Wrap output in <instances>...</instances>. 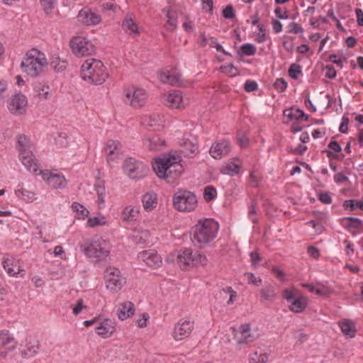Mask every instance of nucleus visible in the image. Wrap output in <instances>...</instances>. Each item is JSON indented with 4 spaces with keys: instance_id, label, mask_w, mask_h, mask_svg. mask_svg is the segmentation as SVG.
<instances>
[{
    "instance_id": "obj_1",
    "label": "nucleus",
    "mask_w": 363,
    "mask_h": 363,
    "mask_svg": "<svg viewBox=\"0 0 363 363\" xmlns=\"http://www.w3.org/2000/svg\"><path fill=\"white\" fill-rule=\"evenodd\" d=\"M181 157L177 154H164L155 158L152 168L156 175L167 183H173L183 173Z\"/></svg>"
},
{
    "instance_id": "obj_2",
    "label": "nucleus",
    "mask_w": 363,
    "mask_h": 363,
    "mask_svg": "<svg viewBox=\"0 0 363 363\" xmlns=\"http://www.w3.org/2000/svg\"><path fill=\"white\" fill-rule=\"evenodd\" d=\"M219 229L218 222L211 218L199 220L193 227L191 240L198 247H204L217 235Z\"/></svg>"
},
{
    "instance_id": "obj_3",
    "label": "nucleus",
    "mask_w": 363,
    "mask_h": 363,
    "mask_svg": "<svg viewBox=\"0 0 363 363\" xmlns=\"http://www.w3.org/2000/svg\"><path fill=\"white\" fill-rule=\"evenodd\" d=\"M16 147L22 164L30 172L38 174L39 164L33 154L34 145L30 138L24 134L19 135L17 137Z\"/></svg>"
},
{
    "instance_id": "obj_4",
    "label": "nucleus",
    "mask_w": 363,
    "mask_h": 363,
    "mask_svg": "<svg viewBox=\"0 0 363 363\" xmlns=\"http://www.w3.org/2000/svg\"><path fill=\"white\" fill-rule=\"evenodd\" d=\"M108 74L101 60L90 58L84 62L81 67L82 79L91 84H101Z\"/></svg>"
},
{
    "instance_id": "obj_5",
    "label": "nucleus",
    "mask_w": 363,
    "mask_h": 363,
    "mask_svg": "<svg viewBox=\"0 0 363 363\" xmlns=\"http://www.w3.org/2000/svg\"><path fill=\"white\" fill-rule=\"evenodd\" d=\"M47 65L45 54L37 49L28 51L21 62L23 72L33 77L41 74Z\"/></svg>"
},
{
    "instance_id": "obj_6",
    "label": "nucleus",
    "mask_w": 363,
    "mask_h": 363,
    "mask_svg": "<svg viewBox=\"0 0 363 363\" xmlns=\"http://www.w3.org/2000/svg\"><path fill=\"white\" fill-rule=\"evenodd\" d=\"M110 249L109 242L102 238L93 239L80 246L81 251L94 263L106 260Z\"/></svg>"
},
{
    "instance_id": "obj_7",
    "label": "nucleus",
    "mask_w": 363,
    "mask_h": 363,
    "mask_svg": "<svg viewBox=\"0 0 363 363\" xmlns=\"http://www.w3.org/2000/svg\"><path fill=\"white\" fill-rule=\"evenodd\" d=\"M173 206L176 210L180 212L194 211L198 204L196 195L189 191L179 189L172 199Z\"/></svg>"
},
{
    "instance_id": "obj_8",
    "label": "nucleus",
    "mask_w": 363,
    "mask_h": 363,
    "mask_svg": "<svg viewBox=\"0 0 363 363\" xmlns=\"http://www.w3.org/2000/svg\"><path fill=\"white\" fill-rule=\"evenodd\" d=\"M282 297L287 301L289 309L294 313H301L308 306V298L294 288L284 289Z\"/></svg>"
},
{
    "instance_id": "obj_9",
    "label": "nucleus",
    "mask_w": 363,
    "mask_h": 363,
    "mask_svg": "<svg viewBox=\"0 0 363 363\" xmlns=\"http://www.w3.org/2000/svg\"><path fill=\"white\" fill-rule=\"evenodd\" d=\"M177 262L179 267L184 269L187 267L205 265L207 264V257L199 252H193L191 249H185L180 252L177 256Z\"/></svg>"
},
{
    "instance_id": "obj_10",
    "label": "nucleus",
    "mask_w": 363,
    "mask_h": 363,
    "mask_svg": "<svg viewBox=\"0 0 363 363\" xmlns=\"http://www.w3.org/2000/svg\"><path fill=\"white\" fill-rule=\"evenodd\" d=\"M125 174L132 179H141L148 172L147 164L133 157L127 158L123 164Z\"/></svg>"
},
{
    "instance_id": "obj_11",
    "label": "nucleus",
    "mask_w": 363,
    "mask_h": 363,
    "mask_svg": "<svg viewBox=\"0 0 363 363\" xmlns=\"http://www.w3.org/2000/svg\"><path fill=\"white\" fill-rule=\"evenodd\" d=\"M106 287L113 291L118 292L126 284V277L121 270L114 267H108L104 272Z\"/></svg>"
},
{
    "instance_id": "obj_12",
    "label": "nucleus",
    "mask_w": 363,
    "mask_h": 363,
    "mask_svg": "<svg viewBox=\"0 0 363 363\" xmlns=\"http://www.w3.org/2000/svg\"><path fill=\"white\" fill-rule=\"evenodd\" d=\"M124 102L134 108L145 106L147 101L146 91L142 88L130 86L124 90Z\"/></svg>"
},
{
    "instance_id": "obj_13",
    "label": "nucleus",
    "mask_w": 363,
    "mask_h": 363,
    "mask_svg": "<svg viewBox=\"0 0 363 363\" xmlns=\"http://www.w3.org/2000/svg\"><path fill=\"white\" fill-rule=\"evenodd\" d=\"M43 181L52 189H64L67 186V182L65 176L57 170L38 169Z\"/></svg>"
},
{
    "instance_id": "obj_14",
    "label": "nucleus",
    "mask_w": 363,
    "mask_h": 363,
    "mask_svg": "<svg viewBox=\"0 0 363 363\" xmlns=\"http://www.w3.org/2000/svg\"><path fill=\"white\" fill-rule=\"evenodd\" d=\"M70 44L72 52L77 57L90 55L95 52V47L92 43L82 36L73 38Z\"/></svg>"
},
{
    "instance_id": "obj_15",
    "label": "nucleus",
    "mask_w": 363,
    "mask_h": 363,
    "mask_svg": "<svg viewBox=\"0 0 363 363\" xmlns=\"http://www.w3.org/2000/svg\"><path fill=\"white\" fill-rule=\"evenodd\" d=\"M194 328V322L191 318H182L174 326L172 337L177 340H182L190 336Z\"/></svg>"
},
{
    "instance_id": "obj_16",
    "label": "nucleus",
    "mask_w": 363,
    "mask_h": 363,
    "mask_svg": "<svg viewBox=\"0 0 363 363\" xmlns=\"http://www.w3.org/2000/svg\"><path fill=\"white\" fill-rule=\"evenodd\" d=\"M27 105L26 96L21 93H18L12 96L8 102L7 107L11 113L21 115L26 112Z\"/></svg>"
},
{
    "instance_id": "obj_17",
    "label": "nucleus",
    "mask_w": 363,
    "mask_h": 363,
    "mask_svg": "<svg viewBox=\"0 0 363 363\" xmlns=\"http://www.w3.org/2000/svg\"><path fill=\"white\" fill-rule=\"evenodd\" d=\"M261 334L257 327H251L244 324L240 327V336L238 337V344L250 343L257 340Z\"/></svg>"
},
{
    "instance_id": "obj_18",
    "label": "nucleus",
    "mask_w": 363,
    "mask_h": 363,
    "mask_svg": "<svg viewBox=\"0 0 363 363\" xmlns=\"http://www.w3.org/2000/svg\"><path fill=\"white\" fill-rule=\"evenodd\" d=\"M164 104L172 108H184L187 104L182 93L178 90L167 92L163 95Z\"/></svg>"
},
{
    "instance_id": "obj_19",
    "label": "nucleus",
    "mask_w": 363,
    "mask_h": 363,
    "mask_svg": "<svg viewBox=\"0 0 363 363\" xmlns=\"http://www.w3.org/2000/svg\"><path fill=\"white\" fill-rule=\"evenodd\" d=\"M141 123L145 128L149 130H159L164 126L165 120L164 116L154 113L143 116Z\"/></svg>"
},
{
    "instance_id": "obj_20",
    "label": "nucleus",
    "mask_w": 363,
    "mask_h": 363,
    "mask_svg": "<svg viewBox=\"0 0 363 363\" xmlns=\"http://www.w3.org/2000/svg\"><path fill=\"white\" fill-rule=\"evenodd\" d=\"M16 345V341L9 330L0 331V356L1 357H6L7 352L13 350Z\"/></svg>"
},
{
    "instance_id": "obj_21",
    "label": "nucleus",
    "mask_w": 363,
    "mask_h": 363,
    "mask_svg": "<svg viewBox=\"0 0 363 363\" xmlns=\"http://www.w3.org/2000/svg\"><path fill=\"white\" fill-rule=\"evenodd\" d=\"M106 159L108 163L115 162L119 159L123 154L122 145L118 140H109L105 147Z\"/></svg>"
},
{
    "instance_id": "obj_22",
    "label": "nucleus",
    "mask_w": 363,
    "mask_h": 363,
    "mask_svg": "<svg viewBox=\"0 0 363 363\" xmlns=\"http://www.w3.org/2000/svg\"><path fill=\"white\" fill-rule=\"evenodd\" d=\"M230 150L231 147L229 141L221 140L211 145L209 153L214 159L219 160L227 155Z\"/></svg>"
},
{
    "instance_id": "obj_23",
    "label": "nucleus",
    "mask_w": 363,
    "mask_h": 363,
    "mask_svg": "<svg viewBox=\"0 0 363 363\" xmlns=\"http://www.w3.org/2000/svg\"><path fill=\"white\" fill-rule=\"evenodd\" d=\"M2 264L4 269L10 277H15L23 271L20 259L11 255L6 256L4 258Z\"/></svg>"
},
{
    "instance_id": "obj_24",
    "label": "nucleus",
    "mask_w": 363,
    "mask_h": 363,
    "mask_svg": "<svg viewBox=\"0 0 363 363\" xmlns=\"http://www.w3.org/2000/svg\"><path fill=\"white\" fill-rule=\"evenodd\" d=\"M159 79L162 83L174 86H181L184 84L182 75L176 71L160 72Z\"/></svg>"
},
{
    "instance_id": "obj_25",
    "label": "nucleus",
    "mask_w": 363,
    "mask_h": 363,
    "mask_svg": "<svg viewBox=\"0 0 363 363\" xmlns=\"http://www.w3.org/2000/svg\"><path fill=\"white\" fill-rule=\"evenodd\" d=\"M138 259L144 262L147 266L153 267H158L162 263L161 257L154 250L140 252Z\"/></svg>"
},
{
    "instance_id": "obj_26",
    "label": "nucleus",
    "mask_w": 363,
    "mask_h": 363,
    "mask_svg": "<svg viewBox=\"0 0 363 363\" xmlns=\"http://www.w3.org/2000/svg\"><path fill=\"white\" fill-rule=\"evenodd\" d=\"M77 17L81 23L86 26H95L101 21L100 15L88 9H82Z\"/></svg>"
},
{
    "instance_id": "obj_27",
    "label": "nucleus",
    "mask_w": 363,
    "mask_h": 363,
    "mask_svg": "<svg viewBox=\"0 0 363 363\" xmlns=\"http://www.w3.org/2000/svg\"><path fill=\"white\" fill-rule=\"evenodd\" d=\"M143 145L150 151H160L165 147L166 143L159 135H152L144 138Z\"/></svg>"
},
{
    "instance_id": "obj_28",
    "label": "nucleus",
    "mask_w": 363,
    "mask_h": 363,
    "mask_svg": "<svg viewBox=\"0 0 363 363\" xmlns=\"http://www.w3.org/2000/svg\"><path fill=\"white\" fill-rule=\"evenodd\" d=\"M115 332V324L111 319H105L96 328V333L102 337H110Z\"/></svg>"
},
{
    "instance_id": "obj_29",
    "label": "nucleus",
    "mask_w": 363,
    "mask_h": 363,
    "mask_svg": "<svg viewBox=\"0 0 363 363\" xmlns=\"http://www.w3.org/2000/svg\"><path fill=\"white\" fill-rule=\"evenodd\" d=\"M181 151L189 157H193L198 152V143L196 138H184L182 144Z\"/></svg>"
},
{
    "instance_id": "obj_30",
    "label": "nucleus",
    "mask_w": 363,
    "mask_h": 363,
    "mask_svg": "<svg viewBox=\"0 0 363 363\" xmlns=\"http://www.w3.org/2000/svg\"><path fill=\"white\" fill-rule=\"evenodd\" d=\"M139 216V207L129 205L123 208L121 218L123 221L132 222L137 220Z\"/></svg>"
},
{
    "instance_id": "obj_31",
    "label": "nucleus",
    "mask_w": 363,
    "mask_h": 363,
    "mask_svg": "<svg viewBox=\"0 0 363 363\" xmlns=\"http://www.w3.org/2000/svg\"><path fill=\"white\" fill-rule=\"evenodd\" d=\"M241 164V161L238 158L233 159L222 167L220 173L230 176L235 175L240 172Z\"/></svg>"
},
{
    "instance_id": "obj_32",
    "label": "nucleus",
    "mask_w": 363,
    "mask_h": 363,
    "mask_svg": "<svg viewBox=\"0 0 363 363\" xmlns=\"http://www.w3.org/2000/svg\"><path fill=\"white\" fill-rule=\"evenodd\" d=\"M135 313L134 304L130 301L121 303L118 309V316L121 320H124Z\"/></svg>"
},
{
    "instance_id": "obj_33",
    "label": "nucleus",
    "mask_w": 363,
    "mask_h": 363,
    "mask_svg": "<svg viewBox=\"0 0 363 363\" xmlns=\"http://www.w3.org/2000/svg\"><path fill=\"white\" fill-rule=\"evenodd\" d=\"M14 194L18 199L26 202H33L35 199V193L26 189L23 184L17 185Z\"/></svg>"
},
{
    "instance_id": "obj_34",
    "label": "nucleus",
    "mask_w": 363,
    "mask_h": 363,
    "mask_svg": "<svg viewBox=\"0 0 363 363\" xmlns=\"http://www.w3.org/2000/svg\"><path fill=\"white\" fill-rule=\"evenodd\" d=\"M142 202L145 210L152 211L156 208L157 204V195L154 192H147L143 195Z\"/></svg>"
},
{
    "instance_id": "obj_35",
    "label": "nucleus",
    "mask_w": 363,
    "mask_h": 363,
    "mask_svg": "<svg viewBox=\"0 0 363 363\" xmlns=\"http://www.w3.org/2000/svg\"><path fill=\"white\" fill-rule=\"evenodd\" d=\"M284 116L288 118L287 123L292 120L296 121H306L307 116L305 113L300 109H286L284 111Z\"/></svg>"
},
{
    "instance_id": "obj_36",
    "label": "nucleus",
    "mask_w": 363,
    "mask_h": 363,
    "mask_svg": "<svg viewBox=\"0 0 363 363\" xmlns=\"http://www.w3.org/2000/svg\"><path fill=\"white\" fill-rule=\"evenodd\" d=\"M123 30L129 35H138L139 30L136 23L131 16H127L122 23Z\"/></svg>"
},
{
    "instance_id": "obj_37",
    "label": "nucleus",
    "mask_w": 363,
    "mask_h": 363,
    "mask_svg": "<svg viewBox=\"0 0 363 363\" xmlns=\"http://www.w3.org/2000/svg\"><path fill=\"white\" fill-rule=\"evenodd\" d=\"M269 353L262 350H257L250 354L249 363H266L269 359Z\"/></svg>"
},
{
    "instance_id": "obj_38",
    "label": "nucleus",
    "mask_w": 363,
    "mask_h": 363,
    "mask_svg": "<svg viewBox=\"0 0 363 363\" xmlns=\"http://www.w3.org/2000/svg\"><path fill=\"white\" fill-rule=\"evenodd\" d=\"M108 225V220L104 215L99 213L96 216L88 218L86 226L87 228H96Z\"/></svg>"
},
{
    "instance_id": "obj_39",
    "label": "nucleus",
    "mask_w": 363,
    "mask_h": 363,
    "mask_svg": "<svg viewBox=\"0 0 363 363\" xmlns=\"http://www.w3.org/2000/svg\"><path fill=\"white\" fill-rule=\"evenodd\" d=\"M162 13L166 15L167 21L165 27L169 30H173L177 28V19L175 13L170 9H163Z\"/></svg>"
},
{
    "instance_id": "obj_40",
    "label": "nucleus",
    "mask_w": 363,
    "mask_h": 363,
    "mask_svg": "<svg viewBox=\"0 0 363 363\" xmlns=\"http://www.w3.org/2000/svg\"><path fill=\"white\" fill-rule=\"evenodd\" d=\"M262 300L273 301L277 297V292L274 286L267 285L259 291Z\"/></svg>"
},
{
    "instance_id": "obj_41",
    "label": "nucleus",
    "mask_w": 363,
    "mask_h": 363,
    "mask_svg": "<svg viewBox=\"0 0 363 363\" xmlns=\"http://www.w3.org/2000/svg\"><path fill=\"white\" fill-rule=\"evenodd\" d=\"M339 325L343 334L350 337H354L356 330L351 320H344L340 321Z\"/></svg>"
},
{
    "instance_id": "obj_42",
    "label": "nucleus",
    "mask_w": 363,
    "mask_h": 363,
    "mask_svg": "<svg viewBox=\"0 0 363 363\" xmlns=\"http://www.w3.org/2000/svg\"><path fill=\"white\" fill-rule=\"evenodd\" d=\"M95 190L98 195V205L101 208L104 204V197H105V186L104 182L103 181H97L94 184Z\"/></svg>"
},
{
    "instance_id": "obj_43",
    "label": "nucleus",
    "mask_w": 363,
    "mask_h": 363,
    "mask_svg": "<svg viewBox=\"0 0 363 363\" xmlns=\"http://www.w3.org/2000/svg\"><path fill=\"white\" fill-rule=\"evenodd\" d=\"M36 96L40 100H47L51 96V91L49 86L42 84L36 85L34 88Z\"/></svg>"
},
{
    "instance_id": "obj_44",
    "label": "nucleus",
    "mask_w": 363,
    "mask_h": 363,
    "mask_svg": "<svg viewBox=\"0 0 363 363\" xmlns=\"http://www.w3.org/2000/svg\"><path fill=\"white\" fill-rule=\"evenodd\" d=\"M73 211L76 213V218L84 220L88 217L89 211L85 206L78 202H74L72 205Z\"/></svg>"
},
{
    "instance_id": "obj_45",
    "label": "nucleus",
    "mask_w": 363,
    "mask_h": 363,
    "mask_svg": "<svg viewBox=\"0 0 363 363\" xmlns=\"http://www.w3.org/2000/svg\"><path fill=\"white\" fill-rule=\"evenodd\" d=\"M302 286L310 292H315L317 295H326L330 293V289L323 284H318V287H315L310 284H303Z\"/></svg>"
},
{
    "instance_id": "obj_46",
    "label": "nucleus",
    "mask_w": 363,
    "mask_h": 363,
    "mask_svg": "<svg viewBox=\"0 0 363 363\" xmlns=\"http://www.w3.org/2000/svg\"><path fill=\"white\" fill-rule=\"evenodd\" d=\"M343 222H348L345 224L346 228L348 229H361L363 227L362 221L357 218L347 217L343 219Z\"/></svg>"
},
{
    "instance_id": "obj_47",
    "label": "nucleus",
    "mask_w": 363,
    "mask_h": 363,
    "mask_svg": "<svg viewBox=\"0 0 363 363\" xmlns=\"http://www.w3.org/2000/svg\"><path fill=\"white\" fill-rule=\"evenodd\" d=\"M39 350V345L38 342L33 344L28 343L26 348L21 352L23 357H30L34 356Z\"/></svg>"
},
{
    "instance_id": "obj_48",
    "label": "nucleus",
    "mask_w": 363,
    "mask_h": 363,
    "mask_svg": "<svg viewBox=\"0 0 363 363\" xmlns=\"http://www.w3.org/2000/svg\"><path fill=\"white\" fill-rule=\"evenodd\" d=\"M133 238L138 243H145L149 240L150 233L147 230H141L135 231Z\"/></svg>"
},
{
    "instance_id": "obj_49",
    "label": "nucleus",
    "mask_w": 363,
    "mask_h": 363,
    "mask_svg": "<svg viewBox=\"0 0 363 363\" xmlns=\"http://www.w3.org/2000/svg\"><path fill=\"white\" fill-rule=\"evenodd\" d=\"M50 66L55 71L59 72L65 69L66 62L61 61L58 57H55L51 60Z\"/></svg>"
},
{
    "instance_id": "obj_50",
    "label": "nucleus",
    "mask_w": 363,
    "mask_h": 363,
    "mask_svg": "<svg viewBox=\"0 0 363 363\" xmlns=\"http://www.w3.org/2000/svg\"><path fill=\"white\" fill-rule=\"evenodd\" d=\"M242 52L247 56L254 55L257 52V48L251 43H244L241 45Z\"/></svg>"
},
{
    "instance_id": "obj_51",
    "label": "nucleus",
    "mask_w": 363,
    "mask_h": 363,
    "mask_svg": "<svg viewBox=\"0 0 363 363\" xmlns=\"http://www.w3.org/2000/svg\"><path fill=\"white\" fill-rule=\"evenodd\" d=\"M216 189L214 187L208 186L204 189L203 198L206 201H210L216 197Z\"/></svg>"
},
{
    "instance_id": "obj_52",
    "label": "nucleus",
    "mask_w": 363,
    "mask_h": 363,
    "mask_svg": "<svg viewBox=\"0 0 363 363\" xmlns=\"http://www.w3.org/2000/svg\"><path fill=\"white\" fill-rule=\"evenodd\" d=\"M40 2L45 12L49 14L54 9L56 0H40Z\"/></svg>"
},
{
    "instance_id": "obj_53",
    "label": "nucleus",
    "mask_w": 363,
    "mask_h": 363,
    "mask_svg": "<svg viewBox=\"0 0 363 363\" xmlns=\"http://www.w3.org/2000/svg\"><path fill=\"white\" fill-rule=\"evenodd\" d=\"M211 47L215 48L217 51L222 52L225 55H229L228 52H225L221 45L218 43L217 39L214 37H208V44Z\"/></svg>"
},
{
    "instance_id": "obj_54",
    "label": "nucleus",
    "mask_w": 363,
    "mask_h": 363,
    "mask_svg": "<svg viewBox=\"0 0 363 363\" xmlns=\"http://www.w3.org/2000/svg\"><path fill=\"white\" fill-rule=\"evenodd\" d=\"M301 73V67L299 65L294 63L289 69V74L293 79H296Z\"/></svg>"
},
{
    "instance_id": "obj_55",
    "label": "nucleus",
    "mask_w": 363,
    "mask_h": 363,
    "mask_svg": "<svg viewBox=\"0 0 363 363\" xmlns=\"http://www.w3.org/2000/svg\"><path fill=\"white\" fill-rule=\"evenodd\" d=\"M250 255L252 266L254 268H257L259 265L260 262L262 260V257L257 251L252 252Z\"/></svg>"
},
{
    "instance_id": "obj_56",
    "label": "nucleus",
    "mask_w": 363,
    "mask_h": 363,
    "mask_svg": "<svg viewBox=\"0 0 363 363\" xmlns=\"http://www.w3.org/2000/svg\"><path fill=\"white\" fill-rule=\"evenodd\" d=\"M245 276L247 278L248 283L250 284L259 286L262 283L261 278L255 277L253 273L247 272L245 273Z\"/></svg>"
},
{
    "instance_id": "obj_57",
    "label": "nucleus",
    "mask_w": 363,
    "mask_h": 363,
    "mask_svg": "<svg viewBox=\"0 0 363 363\" xmlns=\"http://www.w3.org/2000/svg\"><path fill=\"white\" fill-rule=\"evenodd\" d=\"M318 199L324 204L332 203V197L328 192H320L318 194Z\"/></svg>"
},
{
    "instance_id": "obj_58",
    "label": "nucleus",
    "mask_w": 363,
    "mask_h": 363,
    "mask_svg": "<svg viewBox=\"0 0 363 363\" xmlns=\"http://www.w3.org/2000/svg\"><path fill=\"white\" fill-rule=\"evenodd\" d=\"M223 16L225 18L227 19H232L235 17V13L234 9L232 5H228L223 10Z\"/></svg>"
},
{
    "instance_id": "obj_59",
    "label": "nucleus",
    "mask_w": 363,
    "mask_h": 363,
    "mask_svg": "<svg viewBox=\"0 0 363 363\" xmlns=\"http://www.w3.org/2000/svg\"><path fill=\"white\" fill-rule=\"evenodd\" d=\"M259 33H257L255 40L258 43H263L266 40L265 30L262 25L258 26Z\"/></svg>"
},
{
    "instance_id": "obj_60",
    "label": "nucleus",
    "mask_w": 363,
    "mask_h": 363,
    "mask_svg": "<svg viewBox=\"0 0 363 363\" xmlns=\"http://www.w3.org/2000/svg\"><path fill=\"white\" fill-rule=\"evenodd\" d=\"M274 87L277 90L281 92V91H284L286 89L287 83L284 79L279 78V79H277L276 80V82H274Z\"/></svg>"
},
{
    "instance_id": "obj_61",
    "label": "nucleus",
    "mask_w": 363,
    "mask_h": 363,
    "mask_svg": "<svg viewBox=\"0 0 363 363\" xmlns=\"http://www.w3.org/2000/svg\"><path fill=\"white\" fill-rule=\"evenodd\" d=\"M237 140H238V143L239 145L242 148H245L247 147L248 143H249V139L245 136V134H242L240 133H238V135L237 136Z\"/></svg>"
},
{
    "instance_id": "obj_62",
    "label": "nucleus",
    "mask_w": 363,
    "mask_h": 363,
    "mask_svg": "<svg viewBox=\"0 0 363 363\" xmlns=\"http://www.w3.org/2000/svg\"><path fill=\"white\" fill-rule=\"evenodd\" d=\"M223 291L226 294H230V298L227 301V303L228 305L233 304L235 299L237 298V293L231 287L223 289Z\"/></svg>"
},
{
    "instance_id": "obj_63",
    "label": "nucleus",
    "mask_w": 363,
    "mask_h": 363,
    "mask_svg": "<svg viewBox=\"0 0 363 363\" xmlns=\"http://www.w3.org/2000/svg\"><path fill=\"white\" fill-rule=\"evenodd\" d=\"M260 178L259 173L257 171H252L250 175V182L251 185L256 186L258 185Z\"/></svg>"
},
{
    "instance_id": "obj_64",
    "label": "nucleus",
    "mask_w": 363,
    "mask_h": 363,
    "mask_svg": "<svg viewBox=\"0 0 363 363\" xmlns=\"http://www.w3.org/2000/svg\"><path fill=\"white\" fill-rule=\"evenodd\" d=\"M258 85L257 82L251 80H247L245 83V90L247 92H251L257 90Z\"/></svg>"
}]
</instances>
